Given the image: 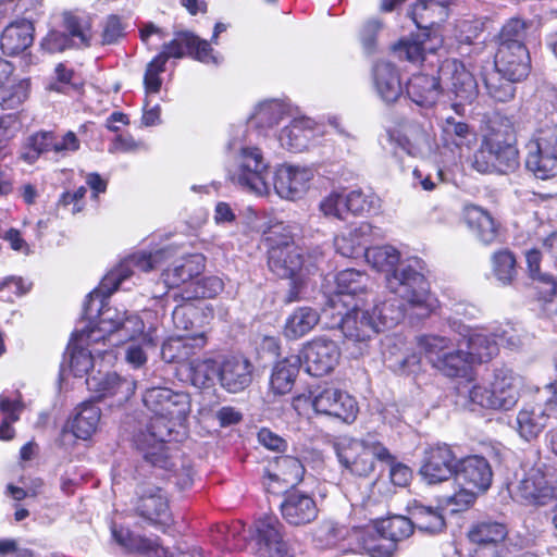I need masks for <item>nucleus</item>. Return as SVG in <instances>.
<instances>
[{
    "mask_svg": "<svg viewBox=\"0 0 557 557\" xmlns=\"http://www.w3.org/2000/svg\"><path fill=\"white\" fill-rule=\"evenodd\" d=\"M189 379L197 387H209L218 379L219 367L210 358L193 359L188 362Z\"/></svg>",
    "mask_w": 557,
    "mask_h": 557,
    "instance_id": "49",
    "label": "nucleus"
},
{
    "mask_svg": "<svg viewBox=\"0 0 557 557\" xmlns=\"http://www.w3.org/2000/svg\"><path fill=\"white\" fill-rule=\"evenodd\" d=\"M86 385L97 398L116 397L119 403L128 400L136 388L135 381L101 370L89 375L86 379Z\"/></svg>",
    "mask_w": 557,
    "mask_h": 557,
    "instance_id": "26",
    "label": "nucleus"
},
{
    "mask_svg": "<svg viewBox=\"0 0 557 557\" xmlns=\"http://www.w3.org/2000/svg\"><path fill=\"white\" fill-rule=\"evenodd\" d=\"M506 528L500 523H480L469 532V539L476 544L474 557H511L512 550L505 542Z\"/></svg>",
    "mask_w": 557,
    "mask_h": 557,
    "instance_id": "19",
    "label": "nucleus"
},
{
    "mask_svg": "<svg viewBox=\"0 0 557 557\" xmlns=\"http://www.w3.org/2000/svg\"><path fill=\"white\" fill-rule=\"evenodd\" d=\"M253 376V366L243 357L225 359L219 366L218 380L221 386L230 393H239L247 388Z\"/></svg>",
    "mask_w": 557,
    "mask_h": 557,
    "instance_id": "28",
    "label": "nucleus"
},
{
    "mask_svg": "<svg viewBox=\"0 0 557 557\" xmlns=\"http://www.w3.org/2000/svg\"><path fill=\"white\" fill-rule=\"evenodd\" d=\"M207 344L205 333L182 335L169 338L161 349L162 358L168 362H184L196 350L202 349Z\"/></svg>",
    "mask_w": 557,
    "mask_h": 557,
    "instance_id": "35",
    "label": "nucleus"
},
{
    "mask_svg": "<svg viewBox=\"0 0 557 557\" xmlns=\"http://www.w3.org/2000/svg\"><path fill=\"white\" fill-rule=\"evenodd\" d=\"M283 525L276 517L265 516L249 530L257 557H293L283 537Z\"/></svg>",
    "mask_w": 557,
    "mask_h": 557,
    "instance_id": "14",
    "label": "nucleus"
},
{
    "mask_svg": "<svg viewBox=\"0 0 557 557\" xmlns=\"http://www.w3.org/2000/svg\"><path fill=\"white\" fill-rule=\"evenodd\" d=\"M137 511L149 523L161 529L169 527L172 522L168 498L157 487L149 488L140 495Z\"/></svg>",
    "mask_w": 557,
    "mask_h": 557,
    "instance_id": "31",
    "label": "nucleus"
},
{
    "mask_svg": "<svg viewBox=\"0 0 557 557\" xmlns=\"http://www.w3.org/2000/svg\"><path fill=\"white\" fill-rule=\"evenodd\" d=\"M270 165L262 151L255 146H240L236 149L234 163L228 170L230 181L257 196H267Z\"/></svg>",
    "mask_w": 557,
    "mask_h": 557,
    "instance_id": "7",
    "label": "nucleus"
},
{
    "mask_svg": "<svg viewBox=\"0 0 557 557\" xmlns=\"http://www.w3.org/2000/svg\"><path fill=\"white\" fill-rule=\"evenodd\" d=\"M315 123L309 117L294 119L287 126L282 128L278 141L282 147L293 152L305 150L315 135Z\"/></svg>",
    "mask_w": 557,
    "mask_h": 557,
    "instance_id": "34",
    "label": "nucleus"
},
{
    "mask_svg": "<svg viewBox=\"0 0 557 557\" xmlns=\"http://www.w3.org/2000/svg\"><path fill=\"white\" fill-rule=\"evenodd\" d=\"M300 360L298 356H290L275 364L270 381L274 394L285 395L293 389Z\"/></svg>",
    "mask_w": 557,
    "mask_h": 557,
    "instance_id": "46",
    "label": "nucleus"
},
{
    "mask_svg": "<svg viewBox=\"0 0 557 557\" xmlns=\"http://www.w3.org/2000/svg\"><path fill=\"white\" fill-rule=\"evenodd\" d=\"M97 333L99 339L109 343L111 346L123 344L128 341L140 337V342L146 346H153V337L150 333H144L145 324L135 313L117 308H104L100 311L99 322L91 326Z\"/></svg>",
    "mask_w": 557,
    "mask_h": 557,
    "instance_id": "8",
    "label": "nucleus"
},
{
    "mask_svg": "<svg viewBox=\"0 0 557 557\" xmlns=\"http://www.w3.org/2000/svg\"><path fill=\"white\" fill-rule=\"evenodd\" d=\"M190 411L189 398L186 394L175 393L171 391L169 401L164 407V422L161 423L158 432H152L157 436L154 450L159 453L164 461H168L171 442H180L185 438L187 434L186 420Z\"/></svg>",
    "mask_w": 557,
    "mask_h": 557,
    "instance_id": "12",
    "label": "nucleus"
},
{
    "mask_svg": "<svg viewBox=\"0 0 557 557\" xmlns=\"http://www.w3.org/2000/svg\"><path fill=\"white\" fill-rule=\"evenodd\" d=\"M64 26L71 37L58 30H51L41 40L40 46L50 53L62 52L71 46L87 47L90 44L91 32L87 21L70 13L64 14Z\"/></svg>",
    "mask_w": 557,
    "mask_h": 557,
    "instance_id": "18",
    "label": "nucleus"
},
{
    "mask_svg": "<svg viewBox=\"0 0 557 557\" xmlns=\"http://www.w3.org/2000/svg\"><path fill=\"white\" fill-rule=\"evenodd\" d=\"M23 409V405L20 400H10L9 398L0 397V410L5 413V418L0 425V440L9 441L14 436V430L11 428V423L18 420V414Z\"/></svg>",
    "mask_w": 557,
    "mask_h": 557,
    "instance_id": "60",
    "label": "nucleus"
},
{
    "mask_svg": "<svg viewBox=\"0 0 557 557\" xmlns=\"http://www.w3.org/2000/svg\"><path fill=\"white\" fill-rule=\"evenodd\" d=\"M412 532L411 518L395 515L356 531V536L371 557H388L395 543L409 537Z\"/></svg>",
    "mask_w": 557,
    "mask_h": 557,
    "instance_id": "6",
    "label": "nucleus"
},
{
    "mask_svg": "<svg viewBox=\"0 0 557 557\" xmlns=\"http://www.w3.org/2000/svg\"><path fill=\"white\" fill-rule=\"evenodd\" d=\"M280 508L283 518L293 525L308 524L318 517V507L314 499L299 491L286 494Z\"/></svg>",
    "mask_w": 557,
    "mask_h": 557,
    "instance_id": "30",
    "label": "nucleus"
},
{
    "mask_svg": "<svg viewBox=\"0 0 557 557\" xmlns=\"http://www.w3.org/2000/svg\"><path fill=\"white\" fill-rule=\"evenodd\" d=\"M442 141L451 150H461L463 147L469 148L475 143V133L468 124L448 116L442 125Z\"/></svg>",
    "mask_w": 557,
    "mask_h": 557,
    "instance_id": "47",
    "label": "nucleus"
},
{
    "mask_svg": "<svg viewBox=\"0 0 557 557\" xmlns=\"http://www.w3.org/2000/svg\"><path fill=\"white\" fill-rule=\"evenodd\" d=\"M277 472L270 473L272 481H283L287 485H294L301 481L305 469L300 460L292 456H281L275 459Z\"/></svg>",
    "mask_w": 557,
    "mask_h": 557,
    "instance_id": "50",
    "label": "nucleus"
},
{
    "mask_svg": "<svg viewBox=\"0 0 557 557\" xmlns=\"http://www.w3.org/2000/svg\"><path fill=\"white\" fill-rule=\"evenodd\" d=\"M492 479V468L484 457L472 455L457 460L455 482L458 485H469L484 492L490 487Z\"/></svg>",
    "mask_w": 557,
    "mask_h": 557,
    "instance_id": "27",
    "label": "nucleus"
},
{
    "mask_svg": "<svg viewBox=\"0 0 557 557\" xmlns=\"http://www.w3.org/2000/svg\"><path fill=\"white\" fill-rule=\"evenodd\" d=\"M339 349L335 342L314 339L302 349V361L306 371L312 376L330 373L338 362Z\"/></svg>",
    "mask_w": 557,
    "mask_h": 557,
    "instance_id": "23",
    "label": "nucleus"
},
{
    "mask_svg": "<svg viewBox=\"0 0 557 557\" xmlns=\"http://www.w3.org/2000/svg\"><path fill=\"white\" fill-rule=\"evenodd\" d=\"M493 272L502 284H509L517 274L516 258L508 250H500L492 257Z\"/></svg>",
    "mask_w": 557,
    "mask_h": 557,
    "instance_id": "58",
    "label": "nucleus"
},
{
    "mask_svg": "<svg viewBox=\"0 0 557 557\" xmlns=\"http://www.w3.org/2000/svg\"><path fill=\"white\" fill-rule=\"evenodd\" d=\"M203 257L201 255H190L176 260L172 268L166 269L162 276L163 282L169 288H175L182 284H188L186 289H191L189 285L195 282L203 269Z\"/></svg>",
    "mask_w": 557,
    "mask_h": 557,
    "instance_id": "36",
    "label": "nucleus"
},
{
    "mask_svg": "<svg viewBox=\"0 0 557 557\" xmlns=\"http://www.w3.org/2000/svg\"><path fill=\"white\" fill-rule=\"evenodd\" d=\"M442 89L455 95L458 102L453 104L458 114L463 113V106L472 103L479 94L478 83L473 74L463 63L456 59H447L440 66Z\"/></svg>",
    "mask_w": 557,
    "mask_h": 557,
    "instance_id": "13",
    "label": "nucleus"
},
{
    "mask_svg": "<svg viewBox=\"0 0 557 557\" xmlns=\"http://www.w3.org/2000/svg\"><path fill=\"white\" fill-rule=\"evenodd\" d=\"M399 145L413 157H423L431 150L430 136L420 127H410L400 139Z\"/></svg>",
    "mask_w": 557,
    "mask_h": 557,
    "instance_id": "56",
    "label": "nucleus"
},
{
    "mask_svg": "<svg viewBox=\"0 0 557 557\" xmlns=\"http://www.w3.org/2000/svg\"><path fill=\"white\" fill-rule=\"evenodd\" d=\"M268 264L270 270L281 278H290L294 284L301 283L307 274L312 272L315 264L305 262L299 248L274 249L268 252Z\"/></svg>",
    "mask_w": 557,
    "mask_h": 557,
    "instance_id": "24",
    "label": "nucleus"
},
{
    "mask_svg": "<svg viewBox=\"0 0 557 557\" xmlns=\"http://www.w3.org/2000/svg\"><path fill=\"white\" fill-rule=\"evenodd\" d=\"M513 127L506 121L499 127H491L480 149L474 154L473 166L481 173L498 171L505 173L519 163Z\"/></svg>",
    "mask_w": 557,
    "mask_h": 557,
    "instance_id": "3",
    "label": "nucleus"
},
{
    "mask_svg": "<svg viewBox=\"0 0 557 557\" xmlns=\"http://www.w3.org/2000/svg\"><path fill=\"white\" fill-rule=\"evenodd\" d=\"M264 242L268 247V252L274 249H295L298 248L294 243L293 230L289 225L284 223H275L264 232Z\"/></svg>",
    "mask_w": 557,
    "mask_h": 557,
    "instance_id": "54",
    "label": "nucleus"
},
{
    "mask_svg": "<svg viewBox=\"0 0 557 557\" xmlns=\"http://www.w3.org/2000/svg\"><path fill=\"white\" fill-rule=\"evenodd\" d=\"M358 411L359 408L356 399L342 391L332 407L331 417L346 423H351L356 420Z\"/></svg>",
    "mask_w": 557,
    "mask_h": 557,
    "instance_id": "62",
    "label": "nucleus"
},
{
    "mask_svg": "<svg viewBox=\"0 0 557 557\" xmlns=\"http://www.w3.org/2000/svg\"><path fill=\"white\" fill-rule=\"evenodd\" d=\"M99 336L91 327L84 329L74 334L70 345V362L71 372L78 377L87 375L94 368L95 359L110 352L107 349H100Z\"/></svg>",
    "mask_w": 557,
    "mask_h": 557,
    "instance_id": "15",
    "label": "nucleus"
},
{
    "mask_svg": "<svg viewBox=\"0 0 557 557\" xmlns=\"http://www.w3.org/2000/svg\"><path fill=\"white\" fill-rule=\"evenodd\" d=\"M320 321L319 312L310 307L296 308L284 324L283 334L288 339H298L310 333Z\"/></svg>",
    "mask_w": 557,
    "mask_h": 557,
    "instance_id": "44",
    "label": "nucleus"
},
{
    "mask_svg": "<svg viewBox=\"0 0 557 557\" xmlns=\"http://www.w3.org/2000/svg\"><path fill=\"white\" fill-rule=\"evenodd\" d=\"M523 385L522 376L511 369L496 368L488 386L475 384L470 388L469 400L481 408L509 411L517 406Z\"/></svg>",
    "mask_w": 557,
    "mask_h": 557,
    "instance_id": "4",
    "label": "nucleus"
},
{
    "mask_svg": "<svg viewBox=\"0 0 557 557\" xmlns=\"http://www.w3.org/2000/svg\"><path fill=\"white\" fill-rule=\"evenodd\" d=\"M442 38L436 35L421 34L413 39L399 41L395 46V52L399 59L411 63H419L425 60V54L434 53L442 46Z\"/></svg>",
    "mask_w": 557,
    "mask_h": 557,
    "instance_id": "39",
    "label": "nucleus"
},
{
    "mask_svg": "<svg viewBox=\"0 0 557 557\" xmlns=\"http://www.w3.org/2000/svg\"><path fill=\"white\" fill-rule=\"evenodd\" d=\"M323 315L331 318L330 327H338L344 338L357 346V351L354 352L356 357L364 352L368 343L379 333L374 317L369 309L361 308L359 302H354L343 311L334 309L333 314Z\"/></svg>",
    "mask_w": 557,
    "mask_h": 557,
    "instance_id": "10",
    "label": "nucleus"
},
{
    "mask_svg": "<svg viewBox=\"0 0 557 557\" xmlns=\"http://www.w3.org/2000/svg\"><path fill=\"white\" fill-rule=\"evenodd\" d=\"M34 40V26L28 21H20L4 28L0 47L5 54L14 55L27 49Z\"/></svg>",
    "mask_w": 557,
    "mask_h": 557,
    "instance_id": "40",
    "label": "nucleus"
},
{
    "mask_svg": "<svg viewBox=\"0 0 557 557\" xmlns=\"http://www.w3.org/2000/svg\"><path fill=\"white\" fill-rule=\"evenodd\" d=\"M392 295L393 296L384 299L383 301L376 302L373 306L372 311H370L371 315L374 317V323L376 324L379 332L397 325L406 314L425 318L437 307L436 301L428 312H424L423 309L409 305L399 295Z\"/></svg>",
    "mask_w": 557,
    "mask_h": 557,
    "instance_id": "20",
    "label": "nucleus"
},
{
    "mask_svg": "<svg viewBox=\"0 0 557 557\" xmlns=\"http://www.w3.org/2000/svg\"><path fill=\"white\" fill-rule=\"evenodd\" d=\"M347 195L349 212L354 214L377 213L381 209V199L371 190L356 189Z\"/></svg>",
    "mask_w": 557,
    "mask_h": 557,
    "instance_id": "52",
    "label": "nucleus"
},
{
    "mask_svg": "<svg viewBox=\"0 0 557 557\" xmlns=\"http://www.w3.org/2000/svg\"><path fill=\"white\" fill-rule=\"evenodd\" d=\"M388 369L400 375L412 374L418 371L420 357L413 351H403L397 345L388 347L383 352Z\"/></svg>",
    "mask_w": 557,
    "mask_h": 557,
    "instance_id": "48",
    "label": "nucleus"
},
{
    "mask_svg": "<svg viewBox=\"0 0 557 557\" xmlns=\"http://www.w3.org/2000/svg\"><path fill=\"white\" fill-rule=\"evenodd\" d=\"M532 25L520 18H510L502 28L499 46H525Z\"/></svg>",
    "mask_w": 557,
    "mask_h": 557,
    "instance_id": "55",
    "label": "nucleus"
},
{
    "mask_svg": "<svg viewBox=\"0 0 557 557\" xmlns=\"http://www.w3.org/2000/svg\"><path fill=\"white\" fill-rule=\"evenodd\" d=\"M369 284V277L366 273L355 269H346L336 275V292L329 298L323 309V314H333L334 309L343 311L354 302L361 304L357 298L358 294L363 293Z\"/></svg>",
    "mask_w": 557,
    "mask_h": 557,
    "instance_id": "17",
    "label": "nucleus"
},
{
    "mask_svg": "<svg viewBox=\"0 0 557 557\" xmlns=\"http://www.w3.org/2000/svg\"><path fill=\"white\" fill-rule=\"evenodd\" d=\"M313 176V171L310 168L283 164L275 172V191L285 199L301 198L309 189Z\"/></svg>",
    "mask_w": 557,
    "mask_h": 557,
    "instance_id": "25",
    "label": "nucleus"
},
{
    "mask_svg": "<svg viewBox=\"0 0 557 557\" xmlns=\"http://www.w3.org/2000/svg\"><path fill=\"white\" fill-rule=\"evenodd\" d=\"M114 541L124 549L132 553H138L147 557H164L168 550L158 542L157 539H148L135 535L128 529L112 528Z\"/></svg>",
    "mask_w": 557,
    "mask_h": 557,
    "instance_id": "37",
    "label": "nucleus"
},
{
    "mask_svg": "<svg viewBox=\"0 0 557 557\" xmlns=\"http://www.w3.org/2000/svg\"><path fill=\"white\" fill-rule=\"evenodd\" d=\"M319 208L326 218L344 220L349 212L347 195L332 191L321 200Z\"/></svg>",
    "mask_w": 557,
    "mask_h": 557,
    "instance_id": "59",
    "label": "nucleus"
},
{
    "mask_svg": "<svg viewBox=\"0 0 557 557\" xmlns=\"http://www.w3.org/2000/svg\"><path fill=\"white\" fill-rule=\"evenodd\" d=\"M413 528L425 533H438L445 528V518L438 507L425 506L413 500L408 508Z\"/></svg>",
    "mask_w": 557,
    "mask_h": 557,
    "instance_id": "42",
    "label": "nucleus"
},
{
    "mask_svg": "<svg viewBox=\"0 0 557 557\" xmlns=\"http://www.w3.org/2000/svg\"><path fill=\"white\" fill-rule=\"evenodd\" d=\"M517 496L529 505H553L557 503V487L550 484L541 468L534 467L519 481Z\"/></svg>",
    "mask_w": 557,
    "mask_h": 557,
    "instance_id": "22",
    "label": "nucleus"
},
{
    "mask_svg": "<svg viewBox=\"0 0 557 557\" xmlns=\"http://www.w3.org/2000/svg\"><path fill=\"white\" fill-rule=\"evenodd\" d=\"M13 66L0 59V107L14 109L28 97V79L12 78Z\"/></svg>",
    "mask_w": 557,
    "mask_h": 557,
    "instance_id": "32",
    "label": "nucleus"
},
{
    "mask_svg": "<svg viewBox=\"0 0 557 557\" xmlns=\"http://www.w3.org/2000/svg\"><path fill=\"white\" fill-rule=\"evenodd\" d=\"M364 258L374 269L385 273V286L389 294L399 295L424 312L435 305L436 298L420 271L419 260L400 261L399 251L389 245L368 248Z\"/></svg>",
    "mask_w": 557,
    "mask_h": 557,
    "instance_id": "2",
    "label": "nucleus"
},
{
    "mask_svg": "<svg viewBox=\"0 0 557 557\" xmlns=\"http://www.w3.org/2000/svg\"><path fill=\"white\" fill-rule=\"evenodd\" d=\"M341 393V389L334 387H327L319 392L311 400L313 410L319 414L331 417L332 407Z\"/></svg>",
    "mask_w": 557,
    "mask_h": 557,
    "instance_id": "63",
    "label": "nucleus"
},
{
    "mask_svg": "<svg viewBox=\"0 0 557 557\" xmlns=\"http://www.w3.org/2000/svg\"><path fill=\"white\" fill-rule=\"evenodd\" d=\"M373 82L380 97L385 102L396 101L403 92L399 75L389 62H379L373 69Z\"/></svg>",
    "mask_w": 557,
    "mask_h": 557,
    "instance_id": "41",
    "label": "nucleus"
},
{
    "mask_svg": "<svg viewBox=\"0 0 557 557\" xmlns=\"http://www.w3.org/2000/svg\"><path fill=\"white\" fill-rule=\"evenodd\" d=\"M169 396H171V389L165 387H152L145 392L143 400L152 416L145 429L135 435V444L144 454V458L160 468H168V462L154 450L153 444L158 437L152 435V432H158L161 423L164 422V407Z\"/></svg>",
    "mask_w": 557,
    "mask_h": 557,
    "instance_id": "11",
    "label": "nucleus"
},
{
    "mask_svg": "<svg viewBox=\"0 0 557 557\" xmlns=\"http://www.w3.org/2000/svg\"><path fill=\"white\" fill-rule=\"evenodd\" d=\"M460 488L447 497V503L454 505V511H462L469 508L476 498L478 488L469 485H459Z\"/></svg>",
    "mask_w": 557,
    "mask_h": 557,
    "instance_id": "64",
    "label": "nucleus"
},
{
    "mask_svg": "<svg viewBox=\"0 0 557 557\" xmlns=\"http://www.w3.org/2000/svg\"><path fill=\"white\" fill-rule=\"evenodd\" d=\"M333 448L339 463L358 476L370 475L374 471L375 460L384 462L393 460L388 449L375 441L341 437L334 442Z\"/></svg>",
    "mask_w": 557,
    "mask_h": 557,
    "instance_id": "9",
    "label": "nucleus"
},
{
    "mask_svg": "<svg viewBox=\"0 0 557 557\" xmlns=\"http://www.w3.org/2000/svg\"><path fill=\"white\" fill-rule=\"evenodd\" d=\"M371 233L372 226L369 223H360L335 237V249L346 258L364 256Z\"/></svg>",
    "mask_w": 557,
    "mask_h": 557,
    "instance_id": "38",
    "label": "nucleus"
},
{
    "mask_svg": "<svg viewBox=\"0 0 557 557\" xmlns=\"http://www.w3.org/2000/svg\"><path fill=\"white\" fill-rule=\"evenodd\" d=\"M165 253V251H156L154 253H137L126 258L103 277L101 290L107 295L112 294L134 274L135 270L148 272L157 268Z\"/></svg>",
    "mask_w": 557,
    "mask_h": 557,
    "instance_id": "21",
    "label": "nucleus"
},
{
    "mask_svg": "<svg viewBox=\"0 0 557 557\" xmlns=\"http://www.w3.org/2000/svg\"><path fill=\"white\" fill-rule=\"evenodd\" d=\"M557 426V383L537 391L516 417V431L524 441L535 440L546 428Z\"/></svg>",
    "mask_w": 557,
    "mask_h": 557,
    "instance_id": "5",
    "label": "nucleus"
},
{
    "mask_svg": "<svg viewBox=\"0 0 557 557\" xmlns=\"http://www.w3.org/2000/svg\"><path fill=\"white\" fill-rule=\"evenodd\" d=\"M463 221L474 237L484 245H491L498 236V223L492 214L475 205L463 208Z\"/></svg>",
    "mask_w": 557,
    "mask_h": 557,
    "instance_id": "33",
    "label": "nucleus"
},
{
    "mask_svg": "<svg viewBox=\"0 0 557 557\" xmlns=\"http://www.w3.org/2000/svg\"><path fill=\"white\" fill-rule=\"evenodd\" d=\"M457 458L447 444H435L425 448L419 473L429 484H438L455 475Z\"/></svg>",
    "mask_w": 557,
    "mask_h": 557,
    "instance_id": "16",
    "label": "nucleus"
},
{
    "mask_svg": "<svg viewBox=\"0 0 557 557\" xmlns=\"http://www.w3.org/2000/svg\"><path fill=\"white\" fill-rule=\"evenodd\" d=\"M101 418V410L92 403H83L76 410L71 422V429L75 437L81 440L90 438L98 430Z\"/></svg>",
    "mask_w": 557,
    "mask_h": 557,
    "instance_id": "45",
    "label": "nucleus"
},
{
    "mask_svg": "<svg viewBox=\"0 0 557 557\" xmlns=\"http://www.w3.org/2000/svg\"><path fill=\"white\" fill-rule=\"evenodd\" d=\"M442 89L440 75L437 77L426 74L413 75L407 84L409 98L419 106L433 104Z\"/></svg>",
    "mask_w": 557,
    "mask_h": 557,
    "instance_id": "43",
    "label": "nucleus"
},
{
    "mask_svg": "<svg viewBox=\"0 0 557 557\" xmlns=\"http://www.w3.org/2000/svg\"><path fill=\"white\" fill-rule=\"evenodd\" d=\"M496 71L509 79H523L530 72V54L525 46H499L495 55Z\"/></svg>",
    "mask_w": 557,
    "mask_h": 557,
    "instance_id": "29",
    "label": "nucleus"
},
{
    "mask_svg": "<svg viewBox=\"0 0 557 557\" xmlns=\"http://www.w3.org/2000/svg\"><path fill=\"white\" fill-rule=\"evenodd\" d=\"M195 42L194 34L189 32H181L175 37L163 45L162 51L156 57L157 62L165 64L171 58L182 59L185 55V51L193 53V44Z\"/></svg>",
    "mask_w": 557,
    "mask_h": 557,
    "instance_id": "51",
    "label": "nucleus"
},
{
    "mask_svg": "<svg viewBox=\"0 0 557 557\" xmlns=\"http://www.w3.org/2000/svg\"><path fill=\"white\" fill-rule=\"evenodd\" d=\"M417 346L435 369L453 377L466 373L474 363L491 360L498 352L494 333L483 331H468L454 337L421 335Z\"/></svg>",
    "mask_w": 557,
    "mask_h": 557,
    "instance_id": "1",
    "label": "nucleus"
},
{
    "mask_svg": "<svg viewBox=\"0 0 557 557\" xmlns=\"http://www.w3.org/2000/svg\"><path fill=\"white\" fill-rule=\"evenodd\" d=\"M189 287L193 289H185L181 295L185 300L213 297L223 289V283L218 277H208L193 282Z\"/></svg>",
    "mask_w": 557,
    "mask_h": 557,
    "instance_id": "61",
    "label": "nucleus"
},
{
    "mask_svg": "<svg viewBox=\"0 0 557 557\" xmlns=\"http://www.w3.org/2000/svg\"><path fill=\"white\" fill-rule=\"evenodd\" d=\"M286 112L285 106L277 100L261 102L251 115V122L258 127H272Z\"/></svg>",
    "mask_w": 557,
    "mask_h": 557,
    "instance_id": "53",
    "label": "nucleus"
},
{
    "mask_svg": "<svg viewBox=\"0 0 557 557\" xmlns=\"http://www.w3.org/2000/svg\"><path fill=\"white\" fill-rule=\"evenodd\" d=\"M520 79H509L503 76L502 73L495 71L485 78V87L488 95L499 102H506L515 96V82Z\"/></svg>",
    "mask_w": 557,
    "mask_h": 557,
    "instance_id": "57",
    "label": "nucleus"
}]
</instances>
